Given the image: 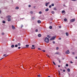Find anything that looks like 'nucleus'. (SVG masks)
Instances as JSON below:
<instances>
[{
	"label": "nucleus",
	"mask_w": 77,
	"mask_h": 77,
	"mask_svg": "<svg viewBox=\"0 0 77 77\" xmlns=\"http://www.w3.org/2000/svg\"><path fill=\"white\" fill-rule=\"evenodd\" d=\"M6 17L7 18H8V21H11V16L8 15L7 16H6Z\"/></svg>",
	"instance_id": "1"
},
{
	"label": "nucleus",
	"mask_w": 77,
	"mask_h": 77,
	"mask_svg": "<svg viewBox=\"0 0 77 77\" xmlns=\"http://www.w3.org/2000/svg\"><path fill=\"white\" fill-rule=\"evenodd\" d=\"M45 41L46 43H48V42H49V38L47 37H46Z\"/></svg>",
	"instance_id": "2"
},
{
	"label": "nucleus",
	"mask_w": 77,
	"mask_h": 77,
	"mask_svg": "<svg viewBox=\"0 0 77 77\" xmlns=\"http://www.w3.org/2000/svg\"><path fill=\"white\" fill-rule=\"evenodd\" d=\"M56 36L52 37L50 39V41H52V40H54L55 39V38H56Z\"/></svg>",
	"instance_id": "3"
},
{
	"label": "nucleus",
	"mask_w": 77,
	"mask_h": 77,
	"mask_svg": "<svg viewBox=\"0 0 77 77\" xmlns=\"http://www.w3.org/2000/svg\"><path fill=\"white\" fill-rule=\"evenodd\" d=\"M75 19H72L71 20L70 22H71V23L74 22V21H75Z\"/></svg>",
	"instance_id": "4"
},
{
	"label": "nucleus",
	"mask_w": 77,
	"mask_h": 77,
	"mask_svg": "<svg viewBox=\"0 0 77 77\" xmlns=\"http://www.w3.org/2000/svg\"><path fill=\"white\" fill-rule=\"evenodd\" d=\"M66 54H69V50H67L65 52Z\"/></svg>",
	"instance_id": "5"
},
{
	"label": "nucleus",
	"mask_w": 77,
	"mask_h": 77,
	"mask_svg": "<svg viewBox=\"0 0 77 77\" xmlns=\"http://www.w3.org/2000/svg\"><path fill=\"white\" fill-rule=\"evenodd\" d=\"M61 13L63 14L64 15H65V11L63 10L62 11Z\"/></svg>",
	"instance_id": "6"
},
{
	"label": "nucleus",
	"mask_w": 77,
	"mask_h": 77,
	"mask_svg": "<svg viewBox=\"0 0 77 77\" xmlns=\"http://www.w3.org/2000/svg\"><path fill=\"white\" fill-rule=\"evenodd\" d=\"M12 28L13 30H15V27H14V25H12Z\"/></svg>",
	"instance_id": "7"
},
{
	"label": "nucleus",
	"mask_w": 77,
	"mask_h": 77,
	"mask_svg": "<svg viewBox=\"0 0 77 77\" xmlns=\"http://www.w3.org/2000/svg\"><path fill=\"white\" fill-rule=\"evenodd\" d=\"M37 23H38V24H40V23H41V21L39 20H38L37 21Z\"/></svg>",
	"instance_id": "8"
},
{
	"label": "nucleus",
	"mask_w": 77,
	"mask_h": 77,
	"mask_svg": "<svg viewBox=\"0 0 77 77\" xmlns=\"http://www.w3.org/2000/svg\"><path fill=\"white\" fill-rule=\"evenodd\" d=\"M50 3V2L46 3L45 4L46 6H48V5Z\"/></svg>",
	"instance_id": "9"
},
{
	"label": "nucleus",
	"mask_w": 77,
	"mask_h": 77,
	"mask_svg": "<svg viewBox=\"0 0 77 77\" xmlns=\"http://www.w3.org/2000/svg\"><path fill=\"white\" fill-rule=\"evenodd\" d=\"M48 11H49V9L48 8H47L45 10V11L46 12H48Z\"/></svg>",
	"instance_id": "10"
},
{
	"label": "nucleus",
	"mask_w": 77,
	"mask_h": 77,
	"mask_svg": "<svg viewBox=\"0 0 77 77\" xmlns=\"http://www.w3.org/2000/svg\"><path fill=\"white\" fill-rule=\"evenodd\" d=\"M38 37H40L41 36V34H39L38 35Z\"/></svg>",
	"instance_id": "11"
},
{
	"label": "nucleus",
	"mask_w": 77,
	"mask_h": 77,
	"mask_svg": "<svg viewBox=\"0 0 77 77\" xmlns=\"http://www.w3.org/2000/svg\"><path fill=\"white\" fill-rule=\"evenodd\" d=\"M32 19L34 20H35V17H32Z\"/></svg>",
	"instance_id": "12"
},
{
	"label": "nucleus",
	"mask_w": 77,
	"mask_h": 77,
	"mask_svg": "<svg viewBox=\"0 0 77 77\" xmlns=\"http://www.w3.org/2000/svg\"><path fill=\"white\" fill-rule=\"evenodd\" d=\"M14 47H15V46L14 45H12L11 46V48H14Z\"/></svg>",
	"instance_id": "13"
},
{
	"label": "nucleus",
	"mask_w": 77,
	"mask_h": 77,
	"mask_svg": "<svg viewBox=\"0 0 77 77\" xmlns=\"http://www.w3.org/2000/svg\"><path fill=\"white\" fill-rule=\"evenodd\" d=\"M66 35L67 36H68L69 35V34H68V32H66Z\"/></svg>",
	"instance_id": "14"
},
{
	"label": "nucleus",
	"mask_w": 77,
	"mask_h": 77,
	"mask_svg": "<svg viewBox=\"0 0 77 77\" xmlns=\"http://www.w3.org/2000/svg\"><path fill=\"white\" fill-rule=\"evenodd\" d=\"M37 76L38 77H41V75H40V74L38 75Z\"/></svg>",
	"instance_id": "15"
},
{
	"label": "nucleus",
	"mask_w": 77,
	"mask_h": 77,
	"mask_svg": "<svg viewBox=\"0 0 77 77\" xmlns=\"http://www.w3.org/2000/svg\"><path fill=\"white\" fill-rule=\"evenodd\" d=\"M51 13L52 14H54V11H52Z\"/></svg>",
	"instance_id": "16"
},
{
	"label": "nucleus",
	"mask_w": 77,
	"mask_h": 77,
	"mask_svg": "<svg viewBox=\"0 0 77 77\" xmlns=\"http://www.w3.org/2000/svg\"><path fill=\"white\" fill-rule=\"evenodd\" d=\"M67 71L68 72H70V69L69 68L67 69Z\"/></svg>",
	"instance_id": "17"
},
{
	"label": "nucleus",
	"mask_w": 77,
	"mask_h": 77,
	"mask_svg": "<svg viewBox=\"0 0 77 77\" xmlns=\"http://www.w3.org/2000/svg\"><path fill=\"white\" fill-rule=\"evenodd\" d=\"M16 9H19V7H17L15 8Z\"/></svg>",
	"instance_id": "18"
},
{
	"label": "nucleus",
	"mask_w": 77,
	"mask_h": 77,
	"mask_svg": "<svg viewBox=\"0 0 77 77\" xmlns=\"http://www.w3.org/2000/svg\"><path fill=\"white\" fill-rule=\"evenodd\" d=\"M17 45H18V46H20V45H21V44H20V43H18L17 44Z\"/></svg>",
	"instance_id": "19"
},
{
	"label": "nucleus",
	"mask_w": 77,
	"mask_h": 77,
	"mask_svg": "<svg viewBox=\"0 0 77 77\" xmlns=\"http://www.w3.org/2000/svg\"><path fill=\"white\" fill-rule=\"evenodd\" d=\"M64 21H67V19H66V18H65L64 19Z\"/></svg>",
	"instance_id": "20"
},
{
	"label": "nucleus",
	"mask_w": 77,
	"mask_h": 77,
	"mask_svg": "<svg viewBox=\"0 0 77 77\" xmlns=\"http://www.w3.org/2000/svg\"><path fill=\"white\" fill-rule=\"evenodd\" d=\"M52 28V26H49V29H51Z\"/></svg>",
	"instance_id": "21"
},
{
	"label": "nucleus",
	"mask_w": 77,
	"mask_h": 77,
	"mask_svg": "<svg viewBox=\"0 0 77 77\" xmlns=\"http://www.w3.org/2000/svg\"><path fill=\"white\" fill-rule=\"evenodd\" d=\"M47 37L48 38H50V37H51V36H50V35H48L47 36Z\"/></svg>",
	"instance_id": "22"
},
{
	"label": "nucleus",
	"mask_w": 77,
	"mask_h": 77,
	"mask_svg": "<svg viewBox=\"0 0 77 77\" xmlns=\"http://www.w3.org/2000/svg\"><path fill=\"white\" fill-rule=\"evenodd\" d=\"M54 11H57V9H56V8H54Z\"/></svg>",
	"instance_id": "23"
},
{
	"label": "nucleus",
	"mask_w": 77,
	"mask_h": 77,
	"mask_svg": "<svg viewBox=\"0 0 77 77\" xmlns=\"http://www.w3.org/2000/svg\"><path fill=\"white\" fill-rule=\"evenodd\" d=\"M55 54H59V52H56Z\"/></svg>",
	"instance_id": "24"
},
{
	"label": "nucleus",
	"mask_w": 77,
	"mask_h": 77,
	"mask_svg": "<svg viewBox=\"0 0 77 77\" xmlns=\"http://www.w3.org/2000/svg\"><path fill=\"white\" fill-rule=\"evenodd\" d=\"M26 47H29V45H26Z\"/></svg>",
	"instance_id": "25"
},
{
	"label": "nucleus",
	"mask_w": 77,
	"mask_h": 77,
	"mask_svg": "<svg viewBox=\"0 0 77 77\" xmlns=\"http://www.w3.org/2000/svg\"><path fill=\"white\" fill-rule=\"evenodd\" d=\"M2 23H4V24H5V23H6V22H5V21H2Z\"/></svg>",
	"instance_id": "26"
},
{
	"label": "nucleus",
	"mask_w": 77,
	"mask_h": 77,
	"mask_svg": "<svg viewBox=\"0 0 77 77\" xmlns=\"http://www.w3.org/2000/svg\"><path fill=\"white\" fill-rule=\"evenodd\" d=\"M30 14H33V11H31L30 12Z\"/></svg>",
	"instance_id": "27"
},
{
	"label": "nucleus",
	"mask_w": 77,
	"mask_h": 77,
	"mask_svg": "<svg viewBox=\"0 0 77 77\" xmlns=\"http://www.w3.org/2000/svg\"><path fill=\"white\" fill-rule=\"evenodd\" d=\"M39 14H42V12L41 11H40L38 13Z\"/></svg>",
	"instance_id": "28"
},
{
	"label": "nucleus",
	"mask_w": 77,
	"mask_h": 77,
	"mask_svg": "<svg viewBox=\"0 0 77 77\" xmlns=\"http://www.w3.org/2000/svg\"><path fill=\"white\" fill-rule=\"evenodd\" d=\"M15 47H18V45H15Z\"/></svg>",
	"instance_id": "29"
},
{
	"label": "nucleus",
	"mask_w": 77,
	"mask_h": 77,
	"mask_svg": "<svg viewBox=\"0 0 77 77\" xmlns=\"http://www.w3.org/2000/svg\"><path fill=\"white\" fill-rule=\"evenodd\" d=\"M51 5L52 6H54V4H52Z\"/></svg>",
	"instance_id": "30"
},
{
	"label": "nucleus",
	"mask_w": 77,
	"mask_h": 77,
	"mask_svg": "<svg viewBox=\"0 0 77 77\" xmlns=\"http://www.w3.org/2000/svg\"><path fill=\"white\" fill-rule=\"evenodd\" d=\"M35 32H38V29H36L35 30Z\"/></svg>",
	"instance_id": "31"
},
{
	"label": "nucleus",
	"mask_w": 77,
	"mask_h": 77,
	"mask_svg": "<svg viewBox=\"0 0 77 77\" xmlns=\"http://www.w3.org/2000/svg\"><path fill=\"white\" fill-rule=\"evenodd\" d=\"M56 50H59V47H57L56 48Z\"/></svg>",
	"instance_id": "32"
},
{
	"label": "nucleus",
	"mask_w": 77,
	"mask_h": 77,
	"mask_svg": "<svg viewBox=\"0 0 77 77\" xmlns=\"http://www.w3.org/2000/svg\"><path fill=\"white\" fill-rule=\"evenodd\" d=\"M53 64L54 65H56V64L55 63L54 61H53Z\"/></svg>",
	"instance_id": "33"
},
{
	"label": "nucleus",
	"mask_w": 77,
	"mask_h": 77,
	"mask_svg": "<svg viewBox=\"0 0 77 77\" xmlns=\"http://www.w3.org/2000/svg\"><path fill=\"white\" fill-rule=\"evenodd\" d=\"M66 66H68V64H66Z\"/></svg>",
	"instance_id": "34"
},
{
	"label": "nucleus",
	"mask_w": 77,
	"mask_h": 77,
	"mask_svg": "<svg viewBox=\"0 0 77 77\" xmlns=\"http://www.w3.org/2000/svg\"><path fill=\"white\" fill-rule=\"evenodd\" d=\"M49 8H51V5H50L49 6Z\"/></svg>",
	"instance_id": "35"
},
{
	"label": "nucleus",
	"mask_w": 77,
	"mask_h": 77,
	"mask_svg": "<svg viewBox=\"0 0 77 77\" xmlns=\"http://www.w3.org/2000/svg\"><path fill=\"white\" fill-rule=\"evenodd\" d=\"M2 35H5V33L4 32H2Z\"/></svg>",
	"instance_id": "36"
},
{
	"label": "nucleus",
	"mask_w": 77,
	"mask_h": 77,
	"mask_svg": "<svg viewBox=\"0 0 77 77\" xmlns=\"http://www.w3.org/2000/svg\"><path fill=\"white\" fill-rule=\"evenodd\" d=\"M35 48H31V49H35Z\"/></svg>",
	"instance_id": "37"
},
{
	"label": "nucleus",
	"mask_w": 77,
	"mask_h": 77,
	"mask_svg": "<svg viewBox=\"0 0 77 77\" xmlns=\"http://www.w3.org/2000/svg\"><path fill=\"white\" fill-rule=\"evenodd\" d=\"M18 49H20L21 48V47H19L18 48Z\"/></svg>",
	"instance_id": "38"
},
{
	"label": "nucleus",
	"mask_w": 77,
	"mask_h": 77,
	"mask_svg": "<svg viewBox=\"0 0 77 77\" xmlns=\"http://www.w3.org/2000/svg\"><path fill=\"white\" fill-rule=\"evenodd\" d=\"M38 50H41V49L40 48H38Z\"/></svg>",
	"instance_id": "39"
},
{
	"label": "nucleus",
	"mask_w": 77,
	"mask_h": 77,
	"mask_svg": "<svg viewBox=\"0 0 77 77\" xmlns=\"http://www.w3.org/2000/svg\"><path fill=\"white\" fill-rule=\"evenodd\" d=\"M28 6L29 8H30L31 7V5H29Z\"/></svg>",
	"instance_id": "40"
},
{
	"label": "nucleus",
	"mask_w": 77,
	"mask_h": 77,
	"mask_svg": "<svg viewBox=\"0 0 77 77\" xmlns=\"http://www.w3.org/2000/svg\"><path fill=\"white\" fill-rule=\"evenodd\" d=\"M72 1H73V2H75L76 1L75 0H71Z\"/></svg>",
	"instance_id": "41"
},
{
	"label": "nucleus",
	"mask_w": 77,
	"mask_h": 77,
	"mask_svg": "<svg viewBox=\"0 0 77 77\" xmlns=\"http://www.w3.org/2000/svg\"><path fill=\"white\" fill-rule=\"evenodd\" d=\"M53 44H55V42H54V41H53Z\"/></svg>",
	"instance_id": "42"
},
{
	"label": "nucleus",
	"mask_w": 77,
	"mask_h": 77,
	"mask_svg": "<svg viewBox=\"0 0 77 77\" xmlns=\"http://www.w3.org/2000/svg\"><path fill=\"white\" fill-rule=\"evenodd\" d=\"M70 63H73V62H72V61H70Z\"/></svg>",
	"instance_id": "43"
},
{
	"label": "nucleus",
	"mask_w": 77,
	"mask_h": 77,
	"mask_svg": "<svg viewBox=\"0 0 77 77\" xmlns=\"http://www.w3.org/2000/svg\"><path fill=\"white\" fill-rule=\"evenodd\" d=\"M61 39H61V38H59V40H61Z\"/></svg>",
	"instance_id": "44"
},
{
	"label": "nucleus",
	"mask_w": 77,
	"mask_h": 77,
	"mask_svg": "<svg viewBox=\"0 0 77 77\" xmlns=\"http://www.w3.org/2000/svg\"><path fill=\"white\" fill-rule=\"evenodd\" d=\"M63 72H65V69H63Z\"/></svg>",
	"instance_id": "45"
},
{
	"label": "nucleus",
	"mask_w": 77,
	"mask_h": 77,
	"mask_svg": "<svg viewBox=\"0 0 77 77\" xmlns=\"http://www.w3.org/2000/svg\"><path fill=\"white\" fill-rule=\"evenodd\" d=\"M58 67H59V68H60V66L59 65H58Z\"/></svg>",
	"instance_id": "46"
},
{
	"label": "nucleus",
	"mask_w": 77,
	"mask_h": 77,
	"mask_svg": "<svg viewBox=\"0 0 77 77\" xmlns=\"http://www.w3.org/2000/svg\"><path fill=\"white\" fill-rule=\"evenodd\" d=\"M32 47H35V46H34V45H32Z\"/></svg>",
	"instance_id": "47"
},
{
	"label": "nucleus",
	"mask_w": 77,
	"mask_h": 77,
	"mask_svg": "<svg viewBox=\"0 0 77 77\" xmlns=\"http://www.w3.org/2000/svg\"><path fill=\"white\" fill-rule=\"evenodd\" d=\"M23 27V25H21V27L22 28Z\"/></svg>",
	"instance_id": "48"
},
{
	"label": "nucleus",
	"mask_w": 77,
	"mask_h": 77,
	"mask_svg": "<svg viewBox=\"0 0 77 77\" xmlns=\"http://www.w3.org/2000/svg\"><path fill=\"white\" fill-rule=\"evenodd\" d=\"M42 51H43V52H45V50H42Z\"/></svg>",
	"instance_id": "49"
},
{
	"label": "nucleus",
	"mask_w": 77,
	"mask_h": 77,
	"mask_svg": "<svg viewBox=\"0 0 77 77\" xmlns=\"http://www.w3.org/2000/svg\"><path fill=\"white\" fill-rule=\"evenodd\" d=\"M3 56H6V54H4L3 55Z\"/></svg>",
	"instance_id": "50"
},
{
	"label": "nucleus",
	"mask_w": 77,
	"mask_h": 77,
	"mask_svg": "<svg viewBox=\"0 0 77 77\" xmlns=\"http://www.w3.org/2000/svg\"><path fill=\"white\" fill-rule=\"evenodd\" d=\"M59 63H60L61 62L60 60H59Z\"/></svg>",
	"instance_id": "51"
},
{
	"label": "nucleus",
	"mask_w": 77,
	"mask_h": 77,
	"mask_svg": "<svg viewBox=\"0 0 77 77\" xmlns=\"http://www.w3.org/2000/svg\"><path fill=\"white\" fill-rule=\"evenodd\" d=\"M48 57H49V58H50V56H49V55H48Z\"/></svg>",
	"instance_id": "52"
},
{
	"label": "nucleus",
	"mask_w": 77,
	"mask_h": 77,
	"mask_svg": "<svg viewBox=\"0 0 77 77\" xmlns=\"http://www.w3.org/2000/svg\"><path fill=\"white\" fill-rule=\"evenodd\" d=\"M59 28H61V26H59Z\"/></svg>",
	"instance_id": "53"
},
{
	"label": "nucleus",
	"mask_w": 77,
	"mask_h": 77,
	"mask_svg": "<svg viewBox=\"0 0 77 77\" xmlns=\"http://www.w3.org/2000/svg\"><path fill=\"white\" fill-rule=\"evenodd\" d=\"M75 58L76 59H77V57H75Z\"/></svg>",
	"instance_id": "54"
},
{
	"label": "nucleus",
	"mask_w": 77,
	"mask_h": 77,
	"mask_svg": "<svg viewBox=\"0 0 77 77\" xmlns=\"http://www.w3.org/2000/svg\"><path fill=\"white\" fill-rule=\"evenodd\" d=\"M75 54V53H74V52H73V53H72V54Z\"/></svg>",
	"instance_id": "55"
},
{
	"label": "nucleus",
	"mask_w": 77,
	"mask_h": 77,
	"mask_svg": "<svg viewBox=\"0 0 77 77\" xmlns=\"http://www.w3.org/2000/svg\"><path fill=\"white\" fill-rule=\"evenodd\" d=\"M60 70L61 71H62V69H60Z\"/></svg>",
	"instance_id": "56"
},
{
	"label": "nucleus",
	"mask_w": 77,
	"mask_h": 77,
	"mask_svg": "<svg viewBox=\"0 0 77 77\" xmlns=\"http://www.w3.org/2000/svg\"><path fill=\"white\" fill-rule=\"evenodd\" d=\"M36 7L35 6H34V8L35 9V8Z\"/></svg>",
	"instance_id": "57"
},
{
	"label": "nucleus",
	"mask_w": 77,
	"mask_h": 77,
	"mask_svg": "<svg viewBox=\"0 0 77 77\" xmlns=\"http://www.w3.org/2000/svg\"><path fill=\"white\" fill-rule=\"evenodd\" d=\"M1 11L0 10V14H1Z\"/></svg>",
	"instance_id": "58"
},
{
	"label": "nucleus",
	"mask_w": 77,
	"mask_h": 77,
	"mask_svg": "<svg viewBox=\"0 0 77 77\" xmlns=\"http://www.w3.org/2000/svg\"><path fill=\"white\" fill-rule=\"evenodd\" d=\"M22 20H23V19H24V18H22Z\"/></svg>",
	"instance_id": "59"
},
{
	"label": "nucleus",
	"mask_w": 77,
	"mask_h": 77,
	"mask_svg": "<svg viewBox=\"0 0 77 77\" xmlns=\"http://www.w3.org/2000/svg\"><path fill=\"white\" fill-rule=\"evenodd\" d=\"M59 73H60V71L59 70L58 71Z\"/></svg>",
	"instance_id": "60"
},
{
	"label": "nucleus",
	"mask_w": 77,
	"mask_h": 77,
	"mask_svg": "<svg viewBox=\"0 0 77 77\" xmlns=\"http://www.w3.org/2000/svg\"><path fill=\"white\" fill-rule=\"evenodd\" d=\"M46 56H48V55L47 54H46Z\"/></svg>",
	"instance_id": "61"
},
{
	"label": "nucleus",
	"mask_w": 77,
	"mask_h": 77,
	"mask_svg": "<svg viewBox=\"0 0 77 77\" xmlns=\"http://www.w3.org/2000/svg\"><path fill=\"white\" fill-rule=\"evenodd\" d=\"M59 73V75H60V73Z\"/></svg>",
	"instance_id": "62"
},
{
	"label": "nucleus",
	"mask_w": 77,
	"mask_h": 77,
	"mask_svg": "<svg viewBox=\"0 0 77 77\" xmlns=\"http://www.w3.org/2000/svg\"><path fill=\"white\" fill-rule=\"evenodd\" d=\"M51 20H53V19H51Z\"/></svg>",
	"instance_id": "63"
},
{
	"label": "nucleus",
	"mask_w": 77,
	"mask_h": 77,
	"mask_svg": "<svg viewBox=\"0 0 77 77\" xmlns=\"http://www.w3.org/2000/svg\"><path fill=\"white\" fill-rule=\"evenodd\" d=\"M48 77H50V76H48Z\"/></svg>",
	"instance_id": "64"
}]
</instances>
